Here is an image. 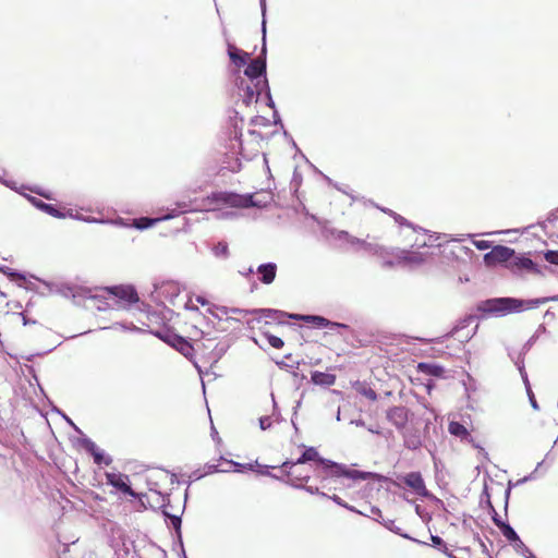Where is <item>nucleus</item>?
<instances>
[{
  "label": "nucleus",
  "instance_id": "f257e3e1",
  "mask_svg": "<svg viewBox=\"0 0 558 558\" xmlns=\"http://www.w3.org/2000/svg\"><path fill=\"white\" fill-rule=\"evenodd\" d=\"M530 300H519L514 298H494L482 301L477 305V311L489 316H505L509 313H519L531 308Z\"/></svg>",
  "mask_w": 558,
  "mask_h": 558
},
{
  "label": "nucleus",
  "instance_id": "f03ea898",
  "mask_svg": "<svg viewBox=\"0 0 558 558\" xmlns=\"http://www.w3.org/2000/svg\"><path fill=\"white\" fill-rule=\"evenodd\" d=\"M323 469L326 472V476L322 477V482H327L331 477H348L351 480H368V478H376V480H383L384 476L373 473V472H365V471H357V470H351L347 468L344 464L337 463L331 460H324L323 461Z\"/></svg>",
  "mask_w": 558,
  "mask_h": 558
},
{
  "label": "nucleus",
  "instance_id": "7ed1b4c3",
  "mask_svg": "<svg viewBox=\"0 0 558 558\" xmlns=\"http://www.w3.org/2000/svg\"><path fill=\"white\" fill-rule=\"evenodd\" d=\"M210 198L235 208L262 207L265 204L255 201L253 194L241 195L232 192L213 193Z\"/></svg>",
  "mask_w": 558,
  "mask_h": 558
},
{
  "label": "nucleus",
  "instance_id": "20e7f679",
  "mask_svg": "<svg viewBox=\"0 0 558 558\" xmlns=\"http://www.w3.org/2000/svg\"><path fill=\"white\" fill-rule=\"evenodd\" d=\"M514 256V250L505 245H495L488 253L484 255V263L493 266L498 263L510 260Z\"/></svg>",
  "mask_w": 558,
  "mask_h": 558
},
{
  "label": "nucleus",
  "instance_id": "39448f33",
  "mask_svg": "<svg viewBox=\"0 0 558 558\" xmlns=\"http://www.w3.org/2000/svg\"><path fill=\"white\" fill-rule=\"evenodd\" d=\"M326 460L325 458H322L314 447H308L305 449V451L301 454V457L295 461H284L281 465L282 469L287 470L288 476H293V472L291 469L295 466L296 464H303L308 461H317L323 465V461Z\"/></svg>",
  "mask_w": 558,
  "mask_h": 558
},
{
  "label": "nucleus",
  "instance_id": "423d86ee",
  "mask_svg": "<svg viewBox=\"0 0 558 558\" xmlns=\"http://www.w3.org/2000/svg\"><path fill=\"white\" fill-rule=\"evenodd\" d=\"M409 413L405 407H392L387 411L386 417L399 432H402L409 422Z\"/></svg>",
  "mask_w": 558,
  "mask_h": 558
},
{
  "label": "nucleus",
  "instance_id": "0eeeda50",
  "mask_svg": "<svg viewBox=\"0 0 558 558\" xmlns=\"http://www.w3.org/2000/svg\"><path fill=\"white\" fill-rule=\"evenodd\" d=\"M179 207H180V210H178V211L172 210L171 214H168L161 218L151 219V218H147V217H142L138 219H134L133 226L138 230H145V229L153 227L154 225H156L159 221L169 220L171 218L179 216L182 213L190 211L186 204H180Z\"/></svg>",
  "mask_w": 558,
  "mask_h": 558
},
{
  "label": "nucleus",
  "instance_id": "6e6552de",
  "mask_svg": "<svg viewBox=\"0 0 558 558\" xmlns=\"http://www.w3.org/2000/svg\"><path fill=\"white\" fill-rule=\"evenodd\" d=\"M402 481L416 495L421 497H427L429 495L424 478L420 472H410L402 477Z\"/></svg>",
  "mask_w": 558,
  "mask_h": 558
},
{
  "label": "nucleus",
  "instance_id": "1a4fd4ad",
  "mask_svg": "<svg viewBox=\"0 0 558 558\" xmlns=\"http://www.w3.org/2000/svg\"><path fill=\"white\" fill-rule=\"evenodd\" d=\"M107 291L116 299L124 301L126 304L138 302L136 290L132 286H114L107 288Z\"/></svg>",
  "mask_w": 558,
  "mask_h": 558
},
{
  "label": "nucleus",
  "instance_id": "9d476101",
  "mask_svg": "<svg viewBox=\"0 0 558 558\" xmlns=\"http://www.w3.org/2000/svg\"><path fill=\"white\" fill-rule=\"evenodd\" d=\"M106 480H107V484L121 490L125 495L136 497V494L128 484L129 477L126 475L121 474V473L108 472V473H106Z\"/></svg>",
  "mask_w": 558,
  "mask_h": 558
},
{
  "label": "nucleus",
  "instance_id": "9b49d317",
  "mask_svg": "<svg viewBox=\"0 0 558 558\" xmlns=\"http://www.w3.org/2000/svg\"><path fill=\"white\" fill-rule=\"evenodd\" d=\"M289 317L292 319L304 320L305 323L312 324L316 328H330L333 326L345 327V325H343V324L331 323L327 318H325L323 316H318V315L291 314V315H289Z\"/></svg>",
  "mask_w": 558,
  "mask_h": 558
},
{
  "label": "nucleus",
  "instance_id": "f8f14e48",
  "mask_svg": "<svg viewBox=\"0 0 558 558\" xmlns=\"http://www.w3.org/2000/svg\"><path fill=\"white\" fill-rule=\"evenodd\" d=\"M427 255L422 252L402 250L398 253V260L407 266L416 267L424 264Z\"/></svg>",
  "mask_w": 558,
  "mask_h": 558
},
{
  "label": "nucleus",
  "instance_id": "ddd939ff",
  "mask_svg": "<svg viewBox=\"0 0 558 558\" xmlns=\"http://www.w3.org/2000/svg\"><path fill=\"white\" fill-rule=\"evenodd\" d=\"M244 74L252 80L258 78L260 76L265 77V74H266L265 58L258 57V58L252 60L247 64L246 69L244 70Z\"/></svg>",
  "mask_w": 558,
  "mask_h": 558
},
{
  "label": "nucleus",
  "instance_id": "4468645a",
  "mask_svg": "<svg viewBox=\"0 0 558 558\" xmlns=\"http://www.w3.org/2000/svg\"><path fill=\"white\" fill-rule=\"evenodd\" d=\"M256 272L258 274V279L264 284H270L274 282L277 274V265L275 263H265L260 264Z\"/></svg>",
  "mask_w": 558,
  "mask_h": 558
},
{
  "label": "nucleus",
  "instance_id": "2eb2a0df",
  "mask_svg": "<svg viewBox=\"0 0 558 558\" xmlns=\"http://www.w3.org/2000/svg\"><path fill=\"white\" fill-rule=\"evenodd\" d=\"M500 531L509 542H513L515 546L526 550L530 554L527 558H534L533 553L524 545V543L520 539L519 535L510 524L504 525Z\"/></svg>",
  "mask_w": 558,
  "mask_h": 558
},
{
  "label": "nucleus",
  "instance_id": "dca6fc26",
  "mask_svg": "<svg viewBox=\"0 0 558 558\" xmlns=\"http://www.w3.org/2000/svg\"><path fill=\"white\" fill-rule=\"evenodd\" d=\"M173 348H175L184 356H189L193 352V347L183 337L174 335L166 340Z\"/></svg>",
  "mask_w": 558,
  "mask_h": 558
},
{
  "label": "nucleus",
  "instance_id": "f3484780",
  "mask_svg": "<svg viewBox=\"0 0 558 558\" xmlns=\"http://www.w3.org/2000/svg\"><path fill=\"white\" fill-rule=\"evenodd\" d=\"M311 380L318 386L329 387L335 385L336 375L315 371L311 374Z\"/></svg>",
  "mask_w": 558,
  "mask_h": 558
},
{
  "label": "nucleus",
  "instance_id": "a211bd4d",
  "mask_svg": "<svg viewBox=\"0 0 558 558\" xmlns=\"http://www.w3.org/2000/svg\"><path fill=\"white\" fill-rule=\"evenodd\" d=\"M228 56L230 60L239 68L245 65L250 58L248 53L235 48L232 45H229L228 47Z\"/></svg>",
  "mask_w": 558,
  "mask_h": 558
},
{
  "label": "nucleus",
  "instance_id": "6ab92c4d",
  "mask_svg": "<svg viewBox=\"0 0 558 558\" xmlns=\"http://www.w3.org/2000/svg\"><path fill=\"white\" fill-rule=\"evenodd\" d=\"M512 267L517 269H525L533 272H538L537 266L535 263L525 256H513L511 260Z\"/></svg>",
  "mask_w": 558,
  "mask_h": 558
},
{
  "label": "nucleus",
  "instance_id": "aec40b11",
  "mask_svg": "<svg viewBox=\"0 0 558 558\" xmlns=\"http://www.w3.org/2000/svg\"><path fill=\"white\" fill-rule=\"evenodd\" d=\"M29 201L32 204L37 207L38 209L45 211L46 214L56 217V218H64L65 216L57 209L53 205L47 204L36 197H29Z\"/></svg>",
  "mask_w": 558,
  "mask_h": 558
},
{
  "label": "nucleus",
  "instance_id": "412c9836",
  "mask_svg": "<svg viewBox=\"0 0 558 558\" xmlns=\"http://www.w3.org/2000/svg\"><path fill=\"white\" fill-rule=\"evenodd\" d=\"M385 213H389V215L395 219V221L400 225V226H405L408 228H411L413 229V231L415 232H426L425 229L421 228V227H415L413 226V223H411L410 221H408L404 217L400 216L399 214L397 213H393L391 210H386V209H383Z\"/></svg>",
  "mask_w": 558,
  "mask_h": 558
},
{
  "label": "nucleus",
  "instance_id": "4be33fe9",
  "mask_svg": "<svg viewBox=\"0 0 558 558\" xmlns=\"http://www.w3.org/2000/svg\"><path fill=\"white\" fill-rule=\"evenodd\" d=\"M448 430L451 435L460 437V438H465L466 436H469V432H468L466 427L463 424H461L460 422H456V421L450 422L449 426H448Z\"/></svg>",
  "mask_w": 558,
  "mask_h": 558
},
{
  "label": "nucleus",
  "instance_id": "5701e85b",
  "mask_svg": "<svg viewBox=\"0 0 558 558\" xmlns=\"http://www.w3.org/2000/svg\"><path fill=\"white\" fill-rule=\"evenodd\" d=\"M376 521H378L379 523H381L386 529H388L389 531L402 536L403 538H407V539H412V541H415L414 538H412L409 534L407 533H402L401 532V529L399 526H397L395 524V521L393 520H379V519H376Z\"/></svg>",
  "mask_w": 558,
  "mask_h": 558
},
{
  "label": "nucleus",
  "instance_id": "b1692460",
  "mask_svg": "<svg viewBox=\"0 0 558 558\" xmlns=\"http://www.w3.org/2000/svg\"><path fill=\"white\" fill-rule=\"evenodd\" d=\"M404 447L410 450H416L421 447V438L417 435L403 434Z\"/></svg>",
  "mask_w": 558,
  "mask_h": 558
},
{
  "label": "nucleus",
  "instance_id": "393cba45",
  "mask_svg": "<svg viewBox=\"0 0 558 558\" xmlns=\"http://www.w3.org/2000/svg\"><path fill=\"white\" fill-rule=\"evenodd\" d=\"M0 271L4 275H7L11 280L13 281H20V286H22V282L25 281V276L16 270L11 269L8 266L1 265Z\"/></svg>",
  "mask_w": 558,
  "mask_h": 558
},
{
  "label": "nucleus",
  "instance_id": "a878e982",
  "mask_svg": "<svg viewBox=\"0 0 558 558\" xmlns=\"http://www.w3.org/2000/svg\"><path fill=\"white\" fill-rule=\"evenodd\" d=\"M213 254L217 257V258H221V259H227L229 257V247H228V244L226 242H218L214 247H213Z\"/></svg>",
  "mask_w": 558,
  "mask_h": 558
},
{
  "label": "nucleus",
  "instance_id": "bb28decb",
  "mask_svg": "<svg viewBox=\"0 0 558 558\" xmlns=\"http://www.w3.org/2000/svg\"><path fill=\"white\" fill-rule=\"evenodd\" d=\"M418 369L425 373H428L434 376H438L442 373L444 368L436 364H428V363H420Z\"/></svg>",
  "mask_w": 558,
  "mask_h": 558
},
{
  "label": "nucleus",
  "instance_id": "cd10ccee",
  "mask_svg": "<svg viewBox=\"0 0 558 558\" xmlns=\"http://www.w3.org/2000/svg\"><path fill=\"white\" fill-rule=\"evenodd\" d=\"M162 513L165 517L170 519L171 525L175 530L178 536L181 537V523H182L181 517L177 515V514H170L166 509L162 510Z\"/></svg>",
  "mask_w": 558,
  "mask_h": 558
},
{
  "label": "nucleus",
  "instance_id": "c85d7f7f",
  "mask_svg": "<svg viewBox=\"0 0 558 558\" xmlns=\"http://www.w3.org/2000/svg\"><path fill=\"white\" fill-rule=\"evenodd\" d=\"M260 7H262V13H263V21H262V33H263V48H262V54H266V3L265 0H260Z\"/></svg>",
  "mask_w": 558,
  "mask_h": 558
},
{
  "label": "nucleus",
  "instance_id": "c756f323",
  "mask_svg": "<svg viewBox=\"0 0 558 558\" xmlns=\"http://www.w3.org/2000/svg\"><path fill=\"white\" fill-rule=\"evenodd\" d=\"M253 101H257V96H255V92H254L253 87L246 86V88L244 89L243 102L246 106H248Z\"/></svg>",
  "mask_w": 558,
  "mask_h": 558
},
{
  "label": "nucleus",
  "instance_id": "7c9ffc66",
  "mask_svg": "<svg viewBox=\"0 0 558 558\" xmlns=\"http://www.w3.org/2000/svg\"><path fill=\"white\" fill-rule=\"evenodd\" d=\"M94 462L96 464H106L109 465L112 462V459L105 454L102 450H99L95 456H93Z\"/></svg>",
  "mask_w": 558,
  "mask_h": 558
},
{
  "label": "nucleus",
  "instance_id": "2f4dec72",
  "mask_svg": "<svg viewBox=\"0 0 558 558\" xmlns=\"http://www.w3.org/2000/svg\"><path fill=\"white\" fill-rule=\"evenodd\" d=\"M362 248L364 251L369 252V253L375 254V255L381 254V251L384 250L380 245H378L376 243H371V242H367V241L363 242Z\"/></svg>",
  "mask_w": 558,
  "mask_h": 558
},
{
  "label": "nucleus",
  "instance_id": "473e14b6",
  "mask_svg": "<svg viewBox=\"0 0 558 558\" xmlns=\"http://www.w3.org/2000/svg\"><path fill=\"white\" fill-rule=\"evenodd\" d=\"M549 301H558V295L550 298H539V299H531L527 303L530 307H537L541 304H545Z\"/></svg>",
  "mask_w": 558,
  "mask_h": 558
},
{
  "label": "nucleus",
  "instance_id": "72a5a7b5",
  "mask_svg": "<svg viewBox=\"0 0 558 558\" xmlns=\"http://www.w3.org/2000/svg\"><path fill=\"white\" fill-rule=\"evenodd\" d=\"M268 343L275 348L280 349L283 347L284 342L280 337L274 336V335H266Z\"/></svg>",
  "mask_w": 558,
  "mask_h": 558
},
{
  "label": "nucleus",
  "instance_id": "f704fd0d",
  "mask_svg": "<svg viewBox=\"0 0 558 558\" xmlns=\"http://www.w3.org/2000/svg\"><path fill=\"white\" fill-rule=\"evenodd\" d=\"M509 356L514 362V365L517 366L519 373L525 372L523 353H520L517 357L512 356L511 354H509Z\"/></svg>",
  "mask_w": 558,
  "mask_h": 558
},
{
  "label": "nucleus",
  "instance_id": "c9c22d12",
  "mask_svg": "<svg viewBox=\"0 0 558 558\" xmlns=\"http://www.w3.org/2000/svg\"><path fill=\"white\" fill-rule=\"evenodd\" d=\"M545 260L553 265H558V251L549 250L544 254Z\"/></svg>",
  "mask_w": 558,
  "mask_h": 558
},
{
  "label": "nucleus",
  "instance_id": "e433bc0d",
  "mask_svg": "<svg viewBox=\"0 0 558 558\" xmlns=\"http://www.w3.org/2000/svg\"><path fill=\"white\" fill-rule=\"evenodd\" d=\"M217 310L221 314H223V315H228V314H242V313L245 312L244 310H241V308H238V307H226V306L218 307Z\"/></svg>",
  "mask_w": 558,
  "mask_h": 558
},
{
  "label": "nucleus",
  "instance_id": "4c0bfd02",
  "mask_svg": "<svg viewBox=\"0 0 558 558\" xmlns=\"http://www.w3.org/2000/svg\"><path fill=\"white\" fill-rule=\"evenodd\" d=\"M430 539H432L434 546L442 547V550L446 553L447 547H446V544L444 543V541H442V538L440 536L432 535Z\"/></svg>",
  "mask_w": 558,
  "mask_h": 558
},
{
  "label": "nucleus",
  "instance_id": "58836bf2",
  "mask_svg": "<svg viewBox=\"0 0 558 558\" xmlns=\"http://www.w3.org/2000/svg\"><path fill=\"white\" fill-rule=\"evenodd\" d=\"M308 478H310V476H308V475H305V476H302V477H300V476H295V477H291L289 481H287V483H288L289 485H291L292 487H295V488H302V486H301V485H299V484L296 483V481H299V480H300V481H301V480H302V481H308Z\"/></svg>",
  "mask_w": 558,
  "mask_h": 558
},
{
  "label": "nucleus",
  "instance_id": "ea45409f",
  "mask_svg": "<svg viewBox=\"0 0 558 558\" xmlns=\"http://www.w3.org/2000/svg\"><path fill=\"white\" fill-rule=\"evenodd\" d=\"M270 426H271V418H270V416H262L259 418V427H260V429L266 430V429L270 428Z\"/></svg>",
  "mask_w": 558,
  "mask_h": 558
},
{
  "label": "nucleus",
  "instance_id": "a19ab883",
  "mask_svg": "<svg viewBox=\"0 0 558 558\" xmlns=\"http://www.w3.org/2000/svg\"><path fill=\"white\" fill-rule=\"evenodd\" d=\"M302 489L312 495L317 494L320 495L322 497H328L325 493L320 492L319 488L315 486H302Z\"/></svg>",
  "mask_w": 558,
  "mask_h": 558
},
{
  "label": "nucleus",
  "instance_id": "79ce46f5",
  "mask_svg": "<svg viewBox=\"0 0 558 558\" xmlns=\"http://www.w3.org/2000/svg\"><path fill=\"white\" fill-rule=\"evenodd\" d=\"M526 395H527V398H529V401H530L531 407H532L535 411H537V410L539 409V407H538V403H537V401H536V399H535V396H534V392L532 391V389H529V390L526 391Z\"/></svg>",
  "mask_w": 558,
  "mask_h": 558
},
{
  "label": "nucleus",
  "instance_id": "37998d69",
  "mask_svg": "<svg viewBox=\"0 0 558 558\" xmlns=\"http://www.w3.org/2000/svg\"><path fill=\"white\" fill-rule=\"evenodd\" d=\"M473 244L477 250H481V251H484V250H487L490 247V242L484 241V240L473 241Z\"/></svg>",
  "mask_w": 558,
  "mask_h": 558
},
{
  "label": "nucleus",
  "instance_id": "c03bdc74",
  "mask_svg": "<svg viewBox=\"0 0 558 558\" xmlns=\"http://www.w3.org/2000/svg\"><path fill=\"white\" fill-rule=\"evenodd\" d=\"M229 464H232L234 468H235V472H242L244 469H248V470H252L253 469V465L252 464H241L239 462H234V461H228Z\"/></svg>",
  "mask_w": 558,
  "mask_h": 558
},
{
  "label": "nucleus",
  "instance_id": "a18cd8bd",
  "mask_svg": "<svg viewBox=\"0 0 558 558\" xmlns=\"http://www.w3.org/2000/svg\"><path fill=\"white\" fill-rule=\"evenodd\" d=\"M81 437L78 439V444L86 450L87 447L93 442L90 438H88L84 433L78 434Z\"/></svg>",
  "mask_w": 558,
  "mask_h": 558
},
{
  "label": "nucleus",
  "instance_id": "49530a36",
  "mask_svg": "<svg viewBox=\"0 0 558 558\" xmlns=\"http://www.w3.org/2000/svg\"><path fill=\"white\" fill-rule=\"evenodd\" d=\"M440 239L446 241V242H449V241H458V242H460V241L464 240L463 238H449V235L446 234V233L438 234V235L435 236V240H440Z\"/></svg>",
  "mask_w": 558,
  "mask_h": 558
},
{
  "label": "nucleus",
  "instance_id": "de8ad7c7",
  "mask_svg": "<svg viewBox=\"0 0 558 558\" xmlns=\"http://www.w3.org/2000/svg\"><path fill=\"white\" fill-rule=\"evenodd\" d=\"M364 241L365 240H361L356 236L351 235L348 240V243H350L352 246H360L362 248Z\"/></svg>",
  "mask_w": 558,
  "mask_h": 558
},
{
  "label": "nucleus",
  "instance_id": "09e8293b",
  "mask_svg": "<svg viewBox=\"0 0 558 558\" xmlns=\"http://www.w3.org/2000/svg\"><path fill=\"white\" fill-rule=\"evenodd\" d=\"M263 84H264V87L267 89L268 106L274 108L275 104H274V100H272L271 95H270V90H269L267 78H264Z\"/></svg>",
  "mask_w": 558,
  "mask_h": 558
},
{
  "label": "nucleus",
  "instance_id": "8fccbe9b",
  "mask_svg": "<svg viewBox=\"0 0 558 558\" xmlns=\"http://www.w3.org/2000/svg\"><path fill=\"white\" fill-rule=\"evenodd\" d=\"M264 312L266 313V317H278V316L284 315L283 312L275 311V310H264Z\"/></svg>",
  "mask_w": 558,
  "mask_h": 558
},
{
  "label": "nucleus",
  "instance_id": "3c124183",
  "mask_svg": "<svg viewBox=\"0 0 558 558\" xmlns=\"http://www.w3.org/2000/svg\"><path fill=\"white\" fill-rule=\"evenodd\" d=\"M494 523L501 530L504 525H507L508 523L505 522L497 513L493 517Z\"/></svg>",
  "mask_w": 558,
  "mask_h": 558
},
{
  "label": "nucleus",
  "instance_id": "603ef678",
  "mask_svg": "<svg viewBox=\"0 0 558 558\" xmlns=\"http://www.w3.org/2000/svg\"><path fill=\"white\" fill-rule=\"evenodd\" d=\"M327 498H330L333 502L341 507H348V504L343 501L338 495L328 496Z\"/></svg>",
  "mask_w": 558,
  "mask_h": 558
},
{
  "label": "nucleus",
  "instance_id": "864d4df0",
  "mask_svg": "<svg viewBox=\"0 0 558 558\" xmlns=\"http://www.w3.org/2000/svg\"><path fill=\"white\" fill-rule=\"evenodd\" d=\"M520 376H521L522 381L524 384L525 390L527 391L529 389H532L526 371L523 372V373H520Z\"/></svg>",
  "mask_w": 558,
  "mask_h": 558
},
{
  "label": "nucleus",
  "instance_id": "5fc2aeb1",
  "mask_svg": "<svg viewBox=\"0 0 558 558\" xmlns=\"http://www.w3.org/2000/svg\"><path fill=\"white\" fill-rule=\"evenodd\" d=\"M376 515L377 518L376 519H381V511L379 508L375 507V506H372L369 508V515Z\"/></svg>",
  "mask_w": 558,
  "mask_h": 558
},
{
  "label": "nucleus",
  "instance_id": "6e6d98bb",
  "mask_svg": "<svg viewBox=\"0 0 558 558\" xmlns=\"http://www.w3.org/2000/svg\"><path fill=\"white\" fill-rule=\"evenodd\" d=\"M350 236H351V235L349 234V232L343 231V230L338 231V232H337V235H336V238H337L338 240H345V241H348Z\"/></svg>",
  "mask_w": 558,
  "mask_h": 558
},
{
  "label": "nucleus",
  "instance_id": "4d7b16f0",
  "mask_svg": "<svg viewBox=\"0 0 558 558\" xmlns=\"http://www.w3.org/2000/svg\"><path fill=\"white\" fill-rule=\"evenodd\" d=\"M100 449L97 447V445L93 441L86 449L92 456H95Z\"/></svg>",
  "mask_w": 558,
  "mask_h": 558
},
{
  "label": "nucleus",
  "instance_id": "13d9d810",
  "mask_svg": "<svg viewBox=\"0 0 558 558\" xmlns=\"http://www.w3.org/2000/svg\"><path fill=\"white\" fill-rule=\"evenodd\" d=\"M65 421L74 428L77 434H82V430L73 423V421L64 415Z\"/></svg>",
  "mask_w": 558,
  "mask_h": 558
},
{
  "label": "nucleus",
  "instance_id": "bf43d9fd",
  "mask_svg": "<svg viewBox=\"0 0 558 558\" xmlns=\"http://www.w3.org/2000/svg\"><path fill=\"white\" fill-rule=\"evenodd\" d=\"M344 508H345V509H348V510H350V511H352V512H356V513H360V514H362V515L369 517V514H368V513L362 512V511L357 510V509H356L355 507H353V506L348 505V507H344Z\"/></svg>",
  "mask_w": 558,
  "mask_h": 558
},
{
  "label": "nucleus",
  "instance_id": "052dcab7",
  "mask_svg": "<svg viewBox=\"0 0 558 558\" xmlns=\"http://www.w3.org/2000/svg\"><path fill=\"white\" fill-rule=\"evenodd\" d=\"M365 396L371 399V400H376L377 399V395L374 390L369 389L367 391H365Z\"/></svg>",
  "mask_w": 558,
  "mask_h": 558
},
{
  "label": "nucleus",
  "instance_id": "680f3d73",
  "mask_svg": "<svg viewBox=\"0 0 558 558\" xmlns=\"http://www.w3.org/2000/svg\"><path fill=\"white\" fill-rule=\"evenodd\" d=\"M351 424H354L355 426H359V427H363L365 426V423L363 420L359 418V420H352L351 421Z\"/></svg>",
  "mask_w": 558,
  "mask_h": 558
},
{
  "label": "nucleus",
  "instance_id": "e2e57ef3",
  "mask_svg": "<svg viewBox=\"0 0 558 558\" xmlns=\"http://www.w3.org/2000/svg\"><path fill=\"white\" fill-rule=\"evenodd\" d=\"M515 548H517V550H518V551H520V553H521L523 556H525L526 558H527V556H530V554H529L526 550L521 549V548H519L518 546H515Z\"/></svg>",
  "mask_w": 558,
  "mask_h": 558
},
{
  "label": "nucleus",
  "instance_id": "0e129e2a",
  "mask_svg": "<svg viewBox=\"0 0 558 558\" xmlns=\"http://www.w3.org/2000/svg\"><path fill=\"white\" fill-rule=\"evenodd\" d=\"M196 301H197L198 303H201L202 305H205V304H206V301H205V299H204L203 296H199V295H198V296H196Z\"/></svg>",
  "mask_w": 558,
  "mask_h": 558
},
{
  "label": "nucleus",
  "instance_id": "69168bd1",
  "mask_svg": "<svg viewBox=\"0 0 558 558\" xmlns=\"http://www.w3.org/2000/svg\"><path fill=\"white\" fill-rule=\"evenodd\" d=\"M263 475H268V476H271L274 478H278L276 475L271 474L270 472L266 471V470H263V472H260Z\"/></svg>",
  "mask_w": 558,
  "mask_h": 558
},
{
  "label": "nucleus",
  "instance_id": "338daca9",
  "mask_svg": "<svg viewBox=\"0 0 558 558\" xmlns=\"http://www.w3.org/2000/svg\"><path fill=\"white\" fill-rule=\"evenodd\" d=\"M368 430L373 434H379V430L378 429H375V428H372L369 427Z\"/></svg>",
  "mask_w": 558,
  "mask_h": 558
},
{
  "label": "nucleus",
  "instance_id": "774afa93",
  "mask_svg": "<svg viewBox=\"0 0 558 558\" xmlns=\"http://www.w3.org/2000/svg\"><path fill=\"white\" fill-rule=\"evenodd\" d=\"M336 420H337V421H340V420H341V417H340V408L338 409V412H337V415H336Z\"/></svg>",
  "mask_w": 558,
  "mask_h": 558
}]
</instances>
